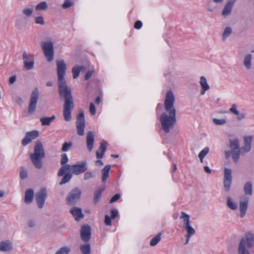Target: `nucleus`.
<instances>
[{"mask_svg":"<svg viewBox=\"0 0 254 254\" xmlns=\"http://www.w3.org/2000/svg\"><path fill=\"white\" fill-rule=\"evenodd\" d=\"M56 64L59 92L60 96L63 97L64 100L63 115L64 120L68 122L71 118V113L74 108V102L71 91L64 78L66 66L64 60L57 61Z\"/></svg>","mask_w":254,"mask_h":254,"instance_id":"nucleus-1","label":"nucleus"},{"mask_svg":"<svg viewBox=\"0 0 254 254\" xmlns=\"http://www.w3.org/2000/svg\"><path fill=\"white\" fill-rule=\"evenodd\" d=\"M175 96L173 92L169 91L167 92L164 101V107L167 113H163L160 118L162 129L166 132H169L171 129L173 128L176 123V109L174 106L175 103Z\"/></svg>","mask_w":254,"mask_h":254,"instance_id":"nucleus-2","label":"nucleus"},{"mask_svg":"<svg viewBox=\"0 0 254 254\" xmlns=\"http://www.w3.org/2000/svg\"><path fill=\"white\" fill-rule=\"evenodd\" d=\"M45 157V151L42 143L40 140H37L34 147V152L30 154L31 162L36 168L40 169L42 168V159Z\"/></svg>","mask_w":254,"mask_h":254,"instance_id":"nucleus-3","label":"nucleus"},{"mask_svg":"<svg viewBox=\"0 0 254 254\" xmlns=\"http://www.w3.org/2000/svg\"><path fill=\"white\" fill-rule=\"evenodd\" d=\"M87 169L88 165L86 161H82L80 163L72 165H65L60 168L58 172V176L62 177L67 171L70 172L72 175H79L85 172Z\"/></svg>","mask_w":254,"mask_h":254,"instance_id":"nucleus-4","label":"nucleus"},{"mask_svg":"<svg viewBox=\"0 0 254 254\" xmlns=\"http://www.w3.org/2000/svg\"><path fill=\"white\" fill-rule=\"evenodd\" d=\"M254 243V235L251 233L246 235V239L242 238L239 245L238 252L239 254H250L249 251L246 249V244L248 248H251Z\"/></svg>","mask_w":254,"mask_h":254,"instance_id":"nucleus-5","label":"nucleus"},{"mask_svg":"<svg viewBox=\"0 0 254 254\" xmlns=\"http://www.w3.org/2000/svg\"><path fill=\"white\" fill-rule=\"evenodd\" d=\"M42 49L45 56L49 62H51L54 59V44L51 41L43 42L41 44Z\"/></svg>","mask_w":254,"mask_h":254,"instance_id":"nucleus-6","label":"nucleus"},{"mask_svg":"<svg viewBox=\"0 0 254 254\" xmlns=\"http://www.w3.org/2000/svg\"><path fill=\"white\" fill-rule=\"evenodd\" d=\"M81 193V192L78 188L72 190L66 198L67 204L69 205H73L79 199Z\"/></svg>","mask_w":254,"mask_h":254,"instance_id":"nucleus-7","label":"nucleus"},{"mask_svg":"<svg viewBox=\"0 0 254 254\" xmlns=\"http://www.w3.org/2000/svg\"><path fill=\"white\" fill-rule=\"evenodd\" d=\"M76 127L77 134L79 135L83 136L84 134L85 127L84 114L83 112L80 113L77 117Z\"/></svg>","mask_w":254,"mask_h":254,"instance_id":"nucleus-8","label":"nucleus"},{"mask_svg":"<svg viewBox=\"0 0 254 254\" xmlns=\"http://www.w3.org/2000/svg\"><path fill=\"white\" fill-rule=\"evenodd\" d=\"M39 97V90L35 88L32 91L30 96V102L28 108V113L32 114L35 111L36 104Z\"/></svg>","mask_w":254,"mask_h":254,"instance_id":"nucleus-9","label":"nucleus"},{"mask_svg":"<svg viewBox=\"0 0 254 254\" xmlns=\"http://www.w3.org/2000/svg\"><path fill=\"white\" fill-rule=\"evenodd\" d=\"M24 67L27 70H30L33 68L34 64V59L33 56L26 52H23L22 55Z\"/></svg>","mask_w":254,"mask_h":254,"instance_id":"nucleus-10","label":"nucleus"},{"mask_svg":"<svg viewBox=\"0 0 254 254\" xmlns=\"http://www.w3.org/2000/svg\"><path fill=\"white\" fill-rule=\"evenodd\" d=\"M47 195V190L45 188L41 189L36 195V200L39 208H42L45 203Z\"/></svg>","mask_w":254,"mask_h":254,"instance_id":"nucleus-11","label":"nucleus"},{"mask_svg":"<svg viewBox=\"0 0 254 254\" xmlns=\"http://www.w3.org/2000/svg\"><path fill=\"white\" fill-rule=\"evenodd\" d=\"M91 229L88 225H83L80 229V237L82 241L85 243L89 241L91 238Z\"/></svg>","mask_w":254,"mask_h":254,"instance_id":"nucleus-12","label":"nucleus"},{"mask_svg":"<svg viewBox=\"0 0 254 254\" xmlns=\"http://www.w3.org/2000/svg\"><path fill=\"white\" fill-rule=\"evenodd\" d=\"M39 135V131L32 130L26 133L25 137L22 139L21 143L23 145H27Z\"/></svg>","mask_w":254,"mask_h":254,"instance_id":"nucleus-13","label":"nucleus"},{"mask_svg":"<svg viewBox=\"0 0 254 254\" xmlns=\"http://www.w3.org/2000/svg\"><path fill=\"white\" fill-rule=\"evenodd\" d=\"M236 0H228L227 1L222 11L221 15L222 16L226 17L231 14Z\"/></svg>","mask_w":254,"mask_h":254,"instance_id":"nucleus-14","label":"nucleus"},{"mask_svg":"<svg viewBox=\"0 0 254 254\" xmlns=\"http://www.w3.org/2000/svg\"><path fill=\"white\" fill-rule=\"evenodd\" d=\"M70 212L74 217L75 220L79 221L84 217L82 209L80 208L73 207L70 208Z\"/></svg>","mask_w":254,"mask_h":254,"instance_id":"nucleus-15","label":"nucleus"},{"mask_svg":"<svg viewBox=\"0 0 254 254\" xmlns=\"http://www.w3.org/2000/svg\"><path fill=\"white\" fill-rule=\"evenodd\" d=\"M248 203L249 199L246 197H245L243 200L240 201V216L241 218H243L246 213Z\"/></svg>","mask_w":254,"mask_h":254,"instance_id":"nucleus-16","label":"nucleus"},{"mask_svg":"<svg viewBox=\"0 0 254 254\" xmlns=\"http://www.w3.org/2000/svg\"><path fill=\"white\" fill-rule=\"evenodd\" d=\"M244 146L241 147V154L248 152L251 149L252 137L251 136H245L244 138Z\"/></svg>","mask_w":254,"mask_h":254,"instance_id":"nucleus-17","label":"nucleus"},{"mask_svg":"<svg viewBox=\"0 0 254 254\" xmlns=\"http://www.w3.org/2000/svg\"><path fill=\"white\" fill-rule=\"evenodd\" d=\"M94 135L92 131L88 132L86 136V145L89 151L92 150L94 147Z\"/></svg>","mask_w":254,"mask_h":254,"instance_id":"nucleus-18","label":"nucleus"},{"mask_svg":"<svg viewBox=\"0 0 254 254\" xmlns=\"http://www.w3.org/2000/svg\"><path fill=\"white\" fill-rule=\"evenodd\" d=\"M229 111L237 116V119L239 121L243 120L245 118V114L244 113H240L237 110L236 104H233L232 105L231 107L229 109Z\"/></svg>","mask_w":254,"mask_h":254,"instance_id":"nucleus-19","label":"nucleus"},{"mask_svg":"<svg viewBox=\"0 0 254 254\" xmlns=\"http://www.w3.org/2000/svg\"><path fill=\"white\" fill-rule=\"evenodd\" d=\"M107 142L104 141L101 143L99 149L96 151V157L98 159H101L103 157L104 154L106 150Z\"/></svg>","mask_w":254,"mask_h":254,"instance_id":"nucleus-20","label":"nucleus"},{"mask_svg":"<svg viewBox=\"0 0 254 254\" xmlns=\"http://www.w3.org/2000/svg\"><path fill=\"white\" fill-rule=\"evenodd\" d=\"M199 83L201 87L200 94L203 95L207 90H209L210 87L207 83L206 78L204 76L200 77Z\"/></svg>","mask_w":254,"mask_h":254,"instance_id":"nucleus-21","label":"nucleus"},{"mask_svg":"<svg viewBox=\"0 0 254 254\" xmlns=\"http://www.w3.org/2000/svg\"><path fill=\"white\" fill-rule=\"evenodd\" d=\"M12 249V244L9 241H2L0 243V251L3 252H8Z\"/></svg>","mask_w":254,"mask_h":254,"instance_id":"nucleus-22","label":"nucleus"},{"mask_svg":"<svg viewBox=\"0 0 254 254\" xmlns=\"http://www.w3.org/2000/svg\"><path fill=\"white\" fill-rule=\"evenodd\" d=\"M34 197V191L31 189H29L26 190L25 194V198L24 201L26 203L29 204L30 203L33 199Z\"/></svg>","mask_w":254,"mask_h":254,"instance_id":"nucleus-23","label":"nucleus"},{"mask_svg":"<svg viewBox=\"0 0 254 254\" xmlns=\"http://www.w3.org/2000/svg\"><path fill=\"white\" fill-rule=\"evenodd\" d=\"M85 71V67L84 66H75L72 67V73L73 74V78L74 79L77 78L79 75L80 71Z\"/></svg>","mask_w":254,"mask_h":254,"instance_id":"nucleus-24","label":"nucleus"},{"mask_svg":"<svg viewBox=\"0 0 254 254\" xmlns=\"http://www.w3.org/2000/svg\"><path fill=\"white\" fill-rule=\"evenodd\" d=\"M244 190L246 195H252L253 193V184L250 181L247 182L244 186Z\"/></svg>","mask_w":254,"mask_h":254,"instance_id":"nucleus-25","label":"nucleus"},{"mask_svg":"<svg viewBox=\"0 0 254 254\" xmlns=\"http://www.w3.org/2000/svg\"><path fill=\"white\" fill-rule=\"evenodd\" d=\"M34 11V6L28 5L25 7L22 10V13L27 17H30L32 15Z\"/></svg>","mask_w":254,"mask_h":254,"instance_id":"nucleus-26","label":"nucleus"},{"mask_svg":"<svg viewBox=\"0 0 254 254\" xmlns=\"http://www.w3.org/2000/svg\"><path fill=\"white\" fill-rule=\"evenodd\" d=\"M230 146L231 151L241 150L240 147L239 141L238 139H233L230 141Z\"/></svg>","mask_w":254,"mask_h":254,"instance_id":"nucleus-27","label":"nucleus"},{"mask_svg":"<svg viewBox=\"0 0 254 254\" xmlns=\"http://www.w3.org/2000/svg\"><path fill=\"white\" fill-rule=\"evenodd\" d=\"M56 119L55 115H53L51 117H42L40 121L42 126H50L51 122Z\"/></svg>","mask_w":254,"mask_h":254,"instance_id":"nucleus-28","label":"nucleus"},{"mask_svg":"<svg viewBox=\"0 0 254 254\" xmlns=\"http://www.w3.org/2000/svg\"><path fill=\"white\" fill-rule=\"evenodd\" d=\"M111 169V166L109 165L105 166L104 169L102 170V181L103 183H105L109 177V174Z\"/></svg>","mask_w":254,"mask_h":254,"instance_id":"nucleus-29","label":"nucleus"},{"mask_svg":"<svg viewBox=\"0 0 254 254\" xmlns=\"http://www.w3.org/2000/svg\"><path fill=\"white\" fill-rule=\"evenodd\" d=\"M80 250L82 254H91V247L89 243H86L85 244L81 245L80 246Z\"/></svg>","mask_w":254,"mask_h":254,"instance_id":"nucleus-30","label":"nucleus"},{"mask_svg":"<svg viewBox=\"0 0 254 254\" xmlns=\"http://www.w3.org/2000/svg\"><path fill=\"white\" fill-rule=\"evenodd\" d=\"M67 172H65V173L63 175V177L60 183V185H64L68 182L72 178V175L70 173V172L67 171Z\"/></svg>","mask_w":254,"mask_h":254,"instance_id":"nucleus-31","label":"nucleus"},{"mask_svg":"<svg viewBox=\"0 0 254 254\" xmlns=\"http://www.w3.org/2000/svg\"><path fill=\"white\" fill-rule=\"evenodd\" d=\"M181 218L183 219L184 227L190 225V215L184 212H181Z\"/></svg>","mask_w":254,"mask_h":254,"instance_id":"nucleus-32","label":"nucleus"},{"mask_svg":"<svg viewBox=\"0 0 254 254\" xmlns=\"http://www.w3.org/2000/svg\"><path fill=\"white\" fill-rule=\"evenodd\" d=\"M104 190V188H99L94 192L93 201L94 203H97L100 200L102 193Z\"/></svg>","mask_w":254,"mask_h":254,"instance_id":"nucleus-33","label":"nucleus"},{"mask_svg":"<svg viewBox=\"0 0 254 254\" xmlns=\"http://www.w3.org/2000/svg\"><path fill=\"white\" fill-rule=\"evenodd\" d=\"M252 56L251 54L247 55L244 60V64L247 69H250L251 68V61Z\"/></svg>","mask_w":254,"mask_h":254,"instance_id":"nucleus-34","label":"nucleus"},{"mask_svg":"<svg viewBox=\"0 0 254 254\" xmlns=\"http://www.w3.org/2000/svg\"><path fill=\"white\" fill-rule=\"evenodd\" d=\"M227 205L232 210H236L238 208L237 203L234 202L230 197H227Z\"/></svg>","mask_w":254,"mask_h":254,"instance_id":"nucleus-35","label":"nucleus"},{"mask_svg":"<svg viewBox=\"0 0 254 254\" xmlns=\"http://www.w3.org/2000/svg\"><path fill=\"white\" fill-rule=\"evenodd\" d=\"M161 233H159L151 240L150 242V245L151 246H155L160 242L161 240Z\"/></svg>","mask_w":254,"mask_h":254,"instance_id":"nucleus-36","label":"nucleus"},{"mask_svg":"<svg viewBox=\"0 0 254 254\" xmlns=\"http://www.w3.org/2000/svg\"><path fill=\"white\" fill-rule=\"evenodd\" d=\"M209 150V148L206 147L199 153L198 157L201 162H202L203 158L208 154Z\"/></svg>","mask_w":254,"mask_h":254,"instance_id":"nucleus-37","label":"nucleus"},{"mask_svg":"<svg viewBox=\"0 0 254 254\" xmlns=\"http://www.w3.org/2000/svg\"><path fill=\"white\" fill-rule=\"evenodd\" d=\"M232 32V28L230 27H226L222 34V40L225 41L227 37H228Z\"/></svg>","mask_w":254,"mask_h":254,"instance_id":"nucleus-38","label":"nucleus"},{"mask_svg":"<svg viewBox=\"0 0 254 254\" xmlns=\"http://www.w3.org/2000/svg\"><path fill=\"white\" fill-rule=\"evenodd\" d=\"M48 8V5L46 1H42L38 3L36 6V9L37 10H46Z\"/></svg>","mask_w":254,"mask_h":254,"instance_id":"nucleus-39","label":"nucleus"},{"mask_svg":"<svg viewBox=\"0 0 254 254\" xmlns=\"http://www.w3.org/2000/svg\"><path fill=\"white\" fill-rule=\"evenodd\" d=\"M70 249L67 247H63L56 252L55 254H68Z\"/></svg>","mask_w":254,"mask_h":254,"instance_id":"nucleus-40","label":"nucleus"},{"mask_svg":"<svg viewBox=\"0 0 254 254\" xmlns=\"http://www.w3.org/2000/svg\"><path fill=\"white\" fill-rule=\"evenodd\" d=\"M232 158L235 162H237L240 158V154L241 153V150L231 151Z\"/></svg>","mask_w":254,"mask_h":254,"instance_id":"nucleus-41","label":"nucleus"},{"mask_svg":"<svg viewBox=\"0 0 254 254\" xmlns=\"http://www.w3.org/2000/svg\"><path fill=\"white\" fill-rule=\"evenodd\" d=\"M232 180V171L230 169L225 168L224 169V179Z\"/></svg>","mask_w":254,"mask_h":254,"instance_id":"nucleus-42","label":"nucleus"},{"mask_svg":"<svg viewBox=\"0 0 254 254\" xmlns=\"http://www.w3.org/2000/svg\"><path fill=\"white\" fill-rule=\"evenodd\" d=\"M184 228L186 229L187 232V234L186 235L191 237L195 234V231L194 229L190 226V225L185 227Z\"/></svg>","mask_w":254,"mask_h":254,"instance_id":"nucleus-43","label":"nucleus"},{"mask_svg":"<svg viewBox=\"0 0 254 254\" xmlns=\"http://www.w3.org/2000/svg\"><path fill=\"white\" fill-rule=\"evenodd\" d=\"M68 161V158L67 155L65 153H63L61 155V159L60 161L61 164L64 166L67 165L66 163Z\"/></svg>","mask_w":254,"mask_h":254,"instance_id":"nucleus-44","label":"nucleus"},{"mask_svg":"<svg viewBox=\"0 0 254 254\" xmlns=\"http://www.w3.org/2000/svg\"><path fill=\"white\" fill-rule=\"evenodd\" d=\"M72 145V143L71 142H64L62 148V151L64 152L67 151Z\"/></svg>","mask_w":254,"mask_h":254,"instance_id":"nucleus-45","label":"nucleus"},{"mask_svg":"<svg viewBox=\"0 0 254 254\" xmlns=\"http://www.w3.org/2000/svg\"><path fill=\"white\" fill-rule=\"evenodd\" d=\"M73 3L74 2L71 0H65L62 7L64 9H66L73 5Z\"/></svg>","mask_w":254,"mask_h":254,"instance_id":"nucleus-46","label":"nucleus"},{"mask_svg":"<svg viewBox=\"0 0 254 254\" xmlns=\"http://www.w3.org/2000/svg\"><path fill=\"white\" fill-rule=\"evenodd\" d=\"M213 122L217 125H223L226 123V121L224 119H217L214 118L213 119Z\"/></svg>","mask_w":254,"mask_h":254,"instance_id":"nucleus-47","label":"nucleus"},{"mask_svg":"<svg viewBox=\"0 0 254 254\" xmlns=\"http://www.w3.org/2000/svg\"><path fill=\"white\" fill-rule=\"evenodd\" d=\"M27 177V172L23 167H21L20 171V177L22 179H24Z\"/></svg>","mask_w":254,"mask_h":254,"instance_id":"nucleus-48","label":"nucleus"},{"mask_svg":"<svg viewBox=\"0 0 254 254\" xmlns=\"http://www.w3.org/2000/svg\"><path fill=\"white\" fill-rule=\"evenodd\" d=\"M231 184L232 180H224V189L226 191L230 190Z\"/></svg>","mask_w":254,"mask_h":254,"instance_id":"nucleus-49","label":"nucleus"},{"mask_svg":"<svg viewBox=\"0 0 254 254\" xmlns=\"http://www.w3.org/2000/svg\"><path fill=\"white\" fill-rule=\"evenodd\" d=\"M35 23L37 24H40L41 25H44L45 24V22L44 20L43 17L42 16H37L35 18Z\"/></svg>","mask_w":254,"mask_h":254,"instance_id":"nucleus-50","label":"nucleus"},{"mask_svg":"<svg viewBox=\"0 0 254 254\" xmlns=\"http://www.w3.org/2000/svg\"><path fill=\"white\" fill-rule=\"evenodd\" d=\"M89 111L91 115H94L96 114V108L93 103L90 104Z\"/></svg>","mask_w":254,"mask_h":254,"instance_id":"nucleus-51","label":"nucleus"},{"mask_svg":"<svg viewBox=\"0 0 254 254\" xmlns=\"http://www.w3.org/2000/svg\"><path fill=\"white\" fill-rule=\"evenodd\" d=\"M104 222L106 225L111 226V218L109 215H106Z\"/></svg>","mask_w":254,"mask_h":254,"instance_id":"nucleus-52","label":"nucleus"},{"mask_svg":"<svg viewBox=\"0 0 254 254\" xmlns=\"http://www.w3.org/2000/svg\"><path fill=\"white\" fill-rule=\"evenodd\" d=\"M111 218L115 219L118 215V211L117 209H113L111 210Z\"/></svg>","mask_w":254,"mask_h":254,"instance_id":"nucleus-53","label":"nucleus"},{"mask_svg":"<svg viewBox=\"0 0 254 254\" xmlns=\"http://www.w3.org/2000/svg\"><path fill=\"white\" fill-rule=\"evenodd\" d=\"M121 196L119 194H116L114 195L110 200V203H113L118 200Z\"/></svg>","mask_w":254,"mask_h":254,"instance_id":"nucleus-54","label":"nucleus"},{"mask_svg":"<svg viewBox=\"0 0 254 254\" xmlns=\"http://www.w3.org/2000/svg\"><path fill=\"white\" fill-rule=\"evenodd\" d=\"M93 175L91 172H87L84 174V179L85 180H88L93 177Z\"/></svg>","mask_w":254,"mask_h":254,"instance_id":"nucleus-55","label":"nucleus"},{"mask_svg":"<svg viewBox=\"0 0 254 254\" xmlns=\"http://www.w3.org/2000/svg\"><path fill=\"white\" fill-rule=\"evenodd\" d=\"M142 24L141 21L138 20L135 22L134 25V28H135L136 29H139L142 27Z\"/></svg>","mask_w":254,"mask_h":254,"instance_id":"nucleus-56","label":"nucleus"},{"mask_svg":"<svg viewBox=\"0 0 254 254\" xmlns=\"http://www.w3.org/2000/svg\"><path fill=\"white\" fill-rule=\"evenodd\" d=\"M16 77L15 75L11 76L9 79V83L10 84H13L16 81Z\"/></svg>","mask_w":254,"mask_h":254,"instance_id":"nucleus-57","label":"nucleus"},{"mask_svg":"<svg viewBox=\"0 0 254 254\" xmlns=\"http://www.w3.org/2000/svg\"><path fill=\"white\" fill-rule=\"evenodd\" d=\"M92 73L93 72L91 71H89L87 72H86V73L85 75V79L88 80L89 78H90L92 75Z\"/></svg>","mask_w":254,"mask_h":254,"instance_id":"nucleus-58","label":"nucleus"},{"mask_svg":"<svg viewBox=\"0 0 254 254\" xmlns=\"http://www.w3.org/2000/svg\"><path fill=\"white\" fill-rule=\"evenodd\" d=\"M27 225L30 228L34 227L35 226V222L33 220H30L28 221Z\"/></svg>","mask_w":254,"mask_h":254,"instance_id":"nucleus-59","label":"nucleus"},{"mask_svg":"<svg viewBox=\"0 0 254 254\" xmlns=\"http://www.w3.org/2000/svg\"><path fill=\"white\" fill-rule=\"evenodd\" d=\"M204 171L208 174H210L211 173V170L207 166L204 167Z\"/></svg>","mask_w":254,"mask_h":254,"instance_id":"nucleus-60","label":"nucleus"},{"mask_svg":"<svg viewBox=\"0 0 254 254\" xmlns=\"http://www.w3.org/2000/svg\"><path fill=\"white\" fill-rule=\"evenodd\" d=\"M95 163L96 166H103L104 165L103 162L101 160H97Z\"/></svg>","mask_w":254,"mask_h":254,"instance_id":"nucleus-61","label":"nucleus"},{"mask_svg":"<svg viewBox=\"0 0 254 254\" xmlns=\"http://www.w3.org/2000/svg\"><path fill=\"white\" fill-rule=\"evenodd\" d=\"M186 242L185 244H188L189 243L191 236L186 235Z\"/></svg>","mask_w":254,"mask_h":254,"instance_id":"nucleus-62","label":"nucleus"},{"mask_svg":"<svg viewBox=\"0 0 254 254\" xmlns=\"http://www.w3.org/2000/svg\"><path fill=\"white\" fill-rule=\"evenodd\" d=\"M210 3H211V2H209L208 3V11H212L213 10V9L211 8V6L210 5Z\"/></svg>","mask_w":254,"mask_h":254,"instance_id":"nucleus-63","label":"nucleus"},{"mask_svg":"<svg viewBox=\"0 0 254 254\" xmlns=\"http://www.w3.org/2000/svg\"><path fill=\"white\" fill-rule=\"evenodd\" d=\"M100 101H101V99H100V98L99 97H97L96 98V100H95V102L97 104H99L100 103Z\"/></svg>","mask_w":254,"mask_h":254,"instance_id":"nucleus-64","label":"nucleus"}]
</instances>
